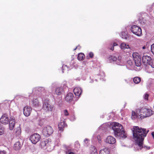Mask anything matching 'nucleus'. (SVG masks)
Here are the masks:
<instances>
[{"instance_id": "09e8293b", "label": "nucleus", "mask_w": 154, "mask_h": 154, "mask_svg": "<svg viewBox=\"0 0 154 154\" xmlns=\"http://www.w3.org/2000/svg\"><path fill=\"white\" fill-rule=\"evenodd\" d=\"M78 47H76L74 49V50L75 51L76 50V49L78 48Z\"/></svg>"}, {"instance_id": "473e14b6", "label": "nucleus", "mask_w": 154, "mask_h": 154, "mask_svg": "<svg viewBox=\"0 0 154 154\" xmlns=\"http://www.w3.org/2000/svg\"><path fill=\"white\" fill-rule=\"evenodd\" d=\"M15 133L17 136L20 135L21 133V129L20 128L17 129L15 131Z\"/></svg>"}, {"instance_id": "c9c22d12", "label": "nucleus", "mask_w": 154, "mask_h": 154, "mask_svg": "<svg viewBox=\"0 0 154 154\" xmlns=\"http://www.w3.org/2000/svg\"><path fill=\"white\" fill-rule=\"evenodd\" d=\"M151 52L154 54V44L151 46Z\"/></svg>"}, {"instance_id": "a19ab883", "label": "nucleus", "mask_w": 154, "mask_h": 154, "mask_svg": "<svg viewBox=\"0 0 154 154\" xmlns=\"http://www.w3.org/2000/svg\"><path fill=\"white\" fill-rule=\"evenodd\" d=\"M147 48V45H144L142 47V49H145Z\"/></svg>"}, {"instance_id": "0eeeda50", "label": "nucleus", "mask_w": 154, "mask_h": 154, "mask_svg": "<svg viewBox=\"0 0 154 154\" xmlns=\"http://www.w3.org/2000/svg\"><path fill=\"white\" fill-rule=\"evenodd\" d=\"M32 92L34 95L38 96L41 94H45L46 93V90L44 87H37L34 88L32 90Z\"/></svg>"}, {"instance_id": "bb28decb", "label": "nucleus", "mask_w": 154, "mask_h": 154, "mask_svg": "<svg viewBox=\"0 0 154 154\" xmlns=\"http://www.w3.org/2000/svg\"><path fill=\"white\" fill-rule=\"evenodd\" d=\"M132 56L134 60L138 59V58H140L139 56V54L137 53H134L132 54Z\"/></svg>"}, {"instance_id": "4be33fe9", "label": "nucleus", "mask_w": 154, "mask_h": 154, "mask_svg": "<svg viewBox=\"0 0 154 154\" xmlns=\"http://www.w3.org/2000/svg\"><path fill=\"white\" fill-rule=\"evenodd\" d=\"M63 92V90L62 88H57L55 90V94L60 95Z\"/></svg>"}, {"instance_id": "c03bdc74", "label": "nucleus", "mask_w": 154, "mask_h": 154, "mask_svg": "<svg viewBox=\"0 0 154 154\" xmlns=\"http://www.w3.org/2000/svg\"><path fill=\"white\" fill-rule=\"evenodd\" d=\"M117 43H116V42H114L113 43V46H117Z\"/></svg>"}, {"instance_id": "ea45409f", "label": "nucleus", "mask_w": 154, "mask_h": 154, "mask_svg": "<svg viewBox=\"0 0 154 154\" xmlns=\"http://www.w3.org/2000/svg\"><path fill=\"white\" fill-rule=\"evenodd\" d=\"M6 153V152L5 150H3L2 151H1L0 152V154H5Z\"/></svg>"}, {"instance_id": "412c9836", "label": "nucleus", "mask_w": 154, "mask_h": 154, "mask_svg": "<svg viewBox=\"0 0 154 154\" xmlns=\"http://www.w3.org/2000/svg\"><path fill=\"white\" fill-rule=\"evenodd\" d=\"M116 61V64L120 65H123L124 62L121 56H119Z\"/></svg>"}, {"instance_id": "ddd939ff", "label": "nucleus", "mask_w": 154, "mask_h": 154, "mask_svg": "<svg viewBox=\"0 0 154 154\" xmlns=\"http://www.w3.org/2000/svg\"><path fill=\"white\" fill-rule=\"evenodd\" d=\"M151 60V58L149 56L144 55L142 57V61L144 64H149Z\"/></svg>"}, {"instance_id": "e433bc0d", "label": "nucleus", "mask_w": 154, "mask_h": 154, "mask_svg": "<svg viewBox=\"0 0 154 154\" xmlns=\"http://www.w3.org/2000/svg\"><path fill=\"white\" fill-rule=\"evenodd\" d=\"M63 112L64 113V115L65 116H67L69 115V113H68V111L66 109L64 110Z\"/></svg>"}, {"instance_id": "37998d69", "label": "nucleus", "mask_w": 154, "mask_h": 154, "mask_svg": "<svg viewBox=\"0 0 154 154\" xmlns=\"http://www.w3.org/2000/svg\"><path fill=\"white\" fill-rule=\"evenodd\" d=\"M152 135L153 139H154V132H152Z\"/></svg>"}, {"instance_id": "8fccbe9b", "label": "nucleus", "mask_w": 154, "mask_h": 154, "mask_svg": "<svg viewBox=\"0 0 154 154\" xmlns=\"http://www.w3.org/2000/svg\"><path fill=\"white\" fill-rule=\"evenodd\" d=\"M77 47H78V48L79 49H80V47L79 46H78Z\"/></svg>"}, {"instance_id": "20e7f679", "label": "nucleus", "mask_w": 154, "mask_h": 154, "mask_svg": "<svg viewBox=\"0 0 154 154\" xmlns=\"http://www.w3.org/2000/svg\"><path fill=\"white\" fill-rule=\"evenodd\" d=\"M42 108L45 112H48L52 110L53 107L49 104V100L46 99L43 102Z\"/></svg>"}, {"instance_id": "5701e85b", "label": "nucleus", "mask_w": 154, "mask_h": 154, "mask_svg": "<svg viewBox=\"0 0 154 154\" xmlns=\"http://www.w3.org/2000/svg\"><path fill=\"white\" fill-rule=\"evenodd\" d=\"M32 104L34 106L36 107H38L39 106V102L36 98L33 99L32 101Z\"/></svg>"}, {"instance_id": "49530a36", "label": "nucleus", "mask_w": 154, "mask_h": 154, "mask_svg": "<svg viewBox=\"0 0 154 154\" xmlns=\"http://www.w3.org/2000/svg\"><path fill=\"white\" fill-rule=\"evenodd\" d=\"M68 154H75V153H73V152H69Z\"/></svg>"}, {"instance_id": "79ce46f5", "label": "nucleus", "mask_w": 154, "mask_h": 154, "mask_svg": "<svg viewBox=\"0 0 154 154\" xmlns=\"http://www.w3.org/2000/svg\"><path fill=\"white\" fill-rule=\"evenodd\" d=\"M84 142L85 143H88V140L87 139H85L84 140Z\"/></svg>"}, {"instance_id": "b1692460", "label": "nucleus", "mask_w": 154, "mask_h": 154, "mask_svg": "<svg viewBox=\"0 0 154 154\" xmlns=\"http://www.w3.org/2000/svg\"><path fill=\"white\" fill-rule=\"evenodd\" d=\"M120 47L121 49L123 50H125V49H127L129 48V45L125 43H122L120 45Z\"/></svg>"}, {"instance_id": "9b49d317", "label": "nucleus", "mask_w": 154, "mask_h": 154, "mask_svg": "<svg viewBox=\"0 0 154 154\" xmlns=\"http://www.w3.org/2000/svg\"><path fill=\"white\" fill-rule=\"evenodd\" d=\"M116 142L115 138L111 136H108L106 140V143L111 144H113L116 143Z\"/></svg>"}, {"instance_id": "2f4dec72", "label": "nucleus", "mask_w": 154, "mask_h": 154, "mask_svg": "<svg viewBox=\"0 0 154 154\" xmlns=\"http://www.w3.org/2000/svg\"><path fill=\"white\" fill-rule=\"evenodd\" d=\"M62 72L63 73L64 72V71L65 70H68V67L66 65H63L62 66Z\"/></svg>"}, {"instance_id": "6e6552de", "label": "nucleus", "mask_w": 154, "mask_h": 154, "mask_svg": "<svg viewBox=\"0 0 154 154\" xmlns=\"http://www.w3.org/2000/svg\"><path fill=\"white\" fill-rule=\"evenodd\" d=\"M40 136L37 133H35L31 136L29 139L32 143L35 144L40 140Z\"/></svg>"}, {"instance_id": "f03ea898", "label": "nucleus", "mask_w": 154, "mask_h": 154, "mask_svg": "<svg viewBox=\"0 0 154 154\" xmlns=\"http://www.w3.org/2000/svg\"><path fill=\"white\" fill-rule=\"evenodd\" d=\"M112 129L116 137L119 139H125L127 137V134L124 131L122 126L117 122H114Z\"/></svg>"}, {"instance_id": "f257e3e1", "label": "nucleus", "mask_w": 154, "mask_h": 154, "mask_svg": "<svg viewBox=\"0 0 154 154\" xmlns=\"http://www.w3.org/2000/svg\"><path fill=\"white\" fill-rule=\"evenodd\" d=\"M131 130L133 132V139L136 143L135 146L136 147H139L137 149H141L143 148L145 149H149V147L144 146L143 147V146L144 138L149 130L137 126H134Z\"/></svg>"}, {"instance_id": "a878e982", "label": "nucleus", "mask_w": 154, "mask_h": 154, "mask_svg": "<svg viewBox=\"0 0 154 154\" xmlns=\"http://www.w3.org/2000/svg\"><path fill=\"white\" fill-rule=\"evenodd\" d=\"M85 55L82 53H80L78 54V59L79 60H82L84 58Z\"/></svg>"}, {"instance_id": "7ed1b4c3", "label": "nucleus", "mask_w": 154, "mask_h": 154, "mask_svg": "<svg viewBox=\"0 0 154 154\" xmlns=\"http://www.w3.org/2000/svg\"><path fill=\"white\" fill-rule=\"evenodd\" d=\"M154 112L151 109L143 107L138 109L136 111L137 116L141 119L149 117L154 114Z\"/></svg>"}, {"instance_id": "4c0bfd02", "label": "nucleus", "mask_w": 154, "mask_h": 154, "mask_svg": "<svg viewBox=\"0 0 154 154\" xmlns=\"http://www.w3.org/2000/svg\"><path fill=\"white\" fill-rule=\"evenodd\" d=\"M149 97V95L147 94H145L144 96V99L145 100H148Z\"/></svg>"}, {"instance_id": "f3484780", "label": "nucleus", "mask_w": 154, "mask_h": 154, "mask_svg": "<svg viewBox=\"0 0 154 154\" xmlns=\"http://www.w3.org/2000/svg\"><path fill=\"white\" fill-rule=\"evenodd\" d=\"M65 124L64 121H61L58 125L59 131H63V128L65 127Z\"/></svg>"}, {"instance_id": "58836bf2", "label": "nucleus", "mask_w": 154, "mask_h": 154, "mask_svg": "<svg viewBox=\"0 0 154 154\" xmlns=\"http://www.w3.org/2000/svg\"><path fill=\"white\" fill-rule=\"evenodd\" d=\"M89 55L90 57L91 58H92L93 57V56H94L93 53L91 52L89 53Z\"/></svg>"}, {"instance_id": "2eb2a0df", "label": "nucleus", "mask_w": 154, "mask_h": 154, "mask_svg": "<svg viewBox=\"0 0 154 154\" xmlns=\"http://www.w3.org/2000/svg\"><path fill=\"white\" fill-rule=\"evenodd\" d=\"M74 94L76 96H80L82 92L81 89L79 87H76L74 89Z\"/></svg>"}, {"instance_id": "39448f33", "label": "nucleus", "mask_w": 154, "mask_h": 154, "mask_svg": "<svg viewBox=\"0 0 154 154\" xmlns=\"http://www.w3.org/2000/svg\"><path fill=\"white\" fill-rule=\"evenodd\" d=\"M53 131L52 127L48 125L44 127L42 130V134L44 136L48 137L53 133Z\"/></svg>"}, {"instance_id": "c85d7f7f", "label": "nucleus", "mask_w": 154, "mask_h": 154, "mask_svg": "<svg viewBox=\"0 0 154 154\" xmlns=\"http://www.w3.org/2000/svg\"><path fill=\"white\" fill-rule=\"evenodd\" d=\"M108 60L110 62L114 61L117 60V57L114 56H111L109 57Z\"/></svg>"}, {"instance_id": "dca6fc26", "label": "nucleus", "mask_w": 154, "mask_h": 154, "mask_svg": "<svg viewBox=\"0 0 154 154\" xmlns=\"http://www.w3.org/2000/svg\"><path fill=\"white\" fill-rule=\"evenodd\" d=\"M49 144L47 140L41 141L40 143V145L41 147L46 149L48 145Z\"/></svg>"}, {"instance_id": "a211bd4d", "label": "nucleus", "mask_w": 154, "mask_h": 154, "mask_svg": "<svg viewBox=\"0 0 154 154\" xmlns=\"http://www.w3.org/2000/svg\"><path fill=\"white\" fill-rule=\"evenodd\" d=\"M109 149L106 148L101 149L100 151V154H109Z\"/></svg>"}, {"instance_id": "a18cd8bd", "label": "nucleus", "mask_w": 154, "mask_h": 154, "mask_svg": "<svg viewBox=\"0 0 154 154\" xmlns=\"http://www.w3.org/2000/svg\"><path fill=\"white\" fill-rule=\"evenodd\" d=\"M110 50L113 51V50L114 49V46H113L111 48H110Z\"/></svg>"}, {"instance_id": "f8f14e48", "label": "nucleus", "mask_w": 154, "mask_h": 154, "mask_svg": "<svg viewBox=\"0 0 154 154\" xmlns=\"http://www.w3.org/2000/svg\"><path fill=\"white\" fill-rule=\"evenodd\" d=\"M32 109L28 106L25 107L23 108V114L26 116H28L30 114Z\"/></svg>"}, {"instance_id": "393cba45", "label": "nucleus", "mask_w": 154, "mask_h": 154, "mask_svg": "<svg viewBox=\"0 0 154 154\" xmlns=\"http://www.w3.org/2000/svg\"><path fill=\"white\" fill-rule=\"evenodd\" d=\"M134 61L137 66L139 67L140 66L141 64L140 58H138V59L134 60Z\"/></svg>"}, {"instance_id": "c756f323", "label": "nucleus", "mask_w": 154, "mask_h": 154, "mask_svg": "<svg viewBox=\"0 0 154 154\" xmlns=\"http://www.w3.org/2000/svg\"><path fill=\"white\" fill-rule=\"evenodd\" d=\"M120 36L123 38L125 39L127 38V33L126 32H122L121 35H120Z\"/></svg>"}, {"instance_id": "de8ad7c7", "label": "nucleus", "mask_w": 154, "mask_h": 154, "mask_svg": "<svg viewBox=\"0 0 154 154\" xmlns=\"http://www.w3.org/2000/svg\"><path fill=\"white\" fill-rule=\"evenodd\" d=\"M152 8L153 9H154V3L152 5Z\"/></svg>"}, {"instance_id": "4468645a", "label": "nucleus", "mask_w": 154, "mask_h": 154, "mask_svg": "<svg viewBox=\"0 0 154 154\" xmlns=\"http://www.w3.org/2000/svg\"><path fill=\"white\" fill-rule=\"evenodd\" d=\"M73 94L72 93H68L65 97V100L67 102H71L73 98Z\"/></svg>"}, {"instance_id": "f704fd0d", "label": "nucleus", "mask_w": 154, "mask_h": 154, "mask_svg": "<svg viewBox=\"0 0 154 154\" xmlns=\"http://www.w3.org/2000/svg\"><path fill=\"white\" fill-rule=\"evenodd\" d=\"M133 65V63L131 60H128L127 62V65L132 66Z\"/></svg>"}, {"instance_id": "423d86ee", "label": "nucleus", "mask_w": 154, "mask_h": 154, "mask_svg": "<svg viewBox=\"0 0 154 154\" xmlns=\"http://www.w3.org/2000/svg\"><path fill=\"white\" fill-rule=\"evenodd\" d=\"M130 30L133 33L137 36H140L142 34L141 28L136 25L132 26L130 28Z\"/></svg>"}, {"instance_id": "9d476101", "label": "nucleus", "mask_w": 154, "mask_h": 154, "mask_svg": "<svg viewBox=\"0 0 154 154\" xmlns=\"http://www.w3.org/2000/svg\"><path fill=\"white\" fill-rule=\"evenodd\" d=\"M9 128L10 130L13 129L15 124V119L14 117L11 116L9 119Z\"/></svg>"}, {"instance_id": "1a4fd4ad", "label": "nucleus", "mask_w": 154, "mask_h": 154, "mask_svg": "<svg viewBox=\"0 0 154 154\" xmlns=\"http://www.w3.org/2000/svg\"><path fill=\"white\" fill-rule=\"evenodd\" d=\"M0 122L4 125H6L9 123V119L7 115L3 114L0 119Z\"/></svg>"}, {"instance_id": "6ab92c4d", "label": "nucleus", "mask_w": 154, "mask_h": 154, "mask_svg": "<svg viewBox=\"0 0 154 154\" xmlns=\"http://www.w3.org/2000/svg\"><path fill=\"white\" fill-rule=\"evenodd\" d=\"M22 146V145L19 141L16 142L14 145V148L16 150L20 149Z\"/></svg>"}, {"instance_id": "aec40b11", "label": "nucleus", "mask_w": 154, "mask_h": 154, "mask_svg": "<svg viewBox=\"0 0 154 154\" xmlns=\"http://www.w3.org/2000/svg\"><path fill=\"white\" fill-rule=\"evenodd\" d=\"M90 154H97L96 148L93 146H91L90 147Z\"/></svg>"}, {"instance_id": "72a5a7b5", "label": "nucleus", "mask_w": 154, "mask_h": 154, "mask_svg": "<svg viewBox=\"0 0 154 154\" xmlns=\"http://www.w3.org/2000/svg\"><path fill=\"white\" fill-rule=\"evenodd\" d=\"M4 132V128L2 127H0V135H2Z\"/></svg>"}, {"instance_id": "7c9ffc66", "label": "nucleus", "mask_w": 154, "mask_h": 154, "mask_svg": "<svg viewBox=\"0 0 154 154\" xmlns=\"http://www.w3.org/2000/svg\"><path fill=\"white\" fill-rule=\"evenodd\" d=\"M150 65L152 67L154 68V59H152L149 62V63L148 64Z\"/></svg>"}, {"instance_id": "cd10ccee", "label": "nucleus", "mask_w": 154, "mask_h": 154, "mask_svg": "<svg viewBox=\"0 0 154 154\" xmlns=\"http://www.w3.org/2000/svg\"><path fill=\"white\" fill-rule=\"evenodd\" d=\"M141 81V79L140 78L138 77H134L133 79V81L136 84L138 83Z\"/></svg>"}]
</instances>
